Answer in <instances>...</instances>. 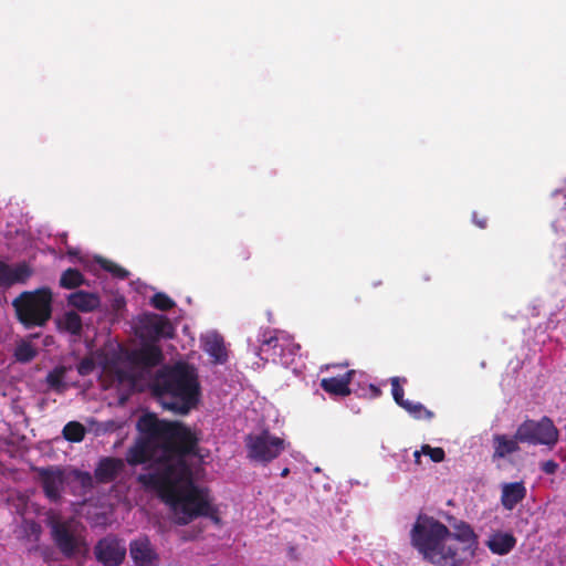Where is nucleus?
<instances>
[{
  "instance_id": "obj_1",
  "label": "nucleus",
  "mask_w": 566,
  "mask_h": 566,
  "mask_svg": "<svg viewBox=\"0 0 566 566\" xmlns=\"http://www.w3.org/2000/svg\"><path fill=\"white\" fill-rule=\"evenodd\" d=\"M136 429L139 437L126 453L129 465L153 462L156 469L140 473L137 482L156 491L186 525L199 516H212L208 491L195 483L189 457H198L199 438L179 421L159 419L153 412L139 417Z\"/></svg>"
},
{
  "instance_id": "obj_2",
  "label": "nucleus",
  "mask_w": 566,
  "mask_h": 566,
  "mask_svg": "<svg viewBox=\"0 0 566 566\" xmlns=\"http://www.w3.org/2000/svg\"><path fill=\"white\" fill-rule=\"evenodd\" d=\"M150 390L165 409L178 415L189 413L200 399L198 375L186 363L165 365L158 369L151 378Z\"/></svg>"
},
{
  "instance_id": "obj_3",
  "label": "nucleus",
  "mask_w": 566,
  "mask_h": 566,
  "mask_svg": "<svg viewBox=\"0 0 566 566\" xmlns=\"http://www.w3.org/2000/svg\"><path fill=\"white\" fill-rule=\"evenodd\" d=\"M12 307L23 327H44L52 317V291L48 286L23 291L12 301Z\"/></svg>"
},
{
  "instance_id": "obj_4",
  "label": "nucleus",
  "mask_w": 566,
  "mask_h": 566,
  "mask_svg": "<svg viewBox=\"0 0 566 566\" xmlns=\"http://www.w3.org/2000/svg\"><path fill=\"white\" fill-rule=\"evenodd\" d=\"M450 535V530L443 523L420 515L410 531V542L424 559L436 563L437 557L447 558L454 555L444 554V542Z\"/></svg>"
},
{
  "instance_id": "obj_5",
  "label": "nucleus",
  "mask_w": 566,
  "mask_h": 566,
  "mask_svg": "<svg viewBox=\"0 0 566 566\" xmlns=\"http://www.w3.org/2000/svg\"><path fill=\"white\" fill-rule=\"evenodd\" d=\"M48 526L54 544L66 558L87 551L85 537L78 533V523L74 518L61 520L52 515L48 518Z\"/></svg>"
},
{
  "instance_id": "obj_6",
  "label": "nucleus",
  "mask_w": 566,
  "mask_h": 566,
  "mask_svg": "<svg viewBox=\"0 0 566 566\" xmlns=\"http://www.w3.org/2000/svg\"><path fill=\"white\" fill-rule=\"evenodd\" d=\"M248 458L251 461L268 464L285 450V441L269 430L250 433L244 439Z\"/></svg>"
},
{
  "instance_id": "obj_7",
  "label": "nucleus",
  "mask_w": 566,
  "mask_h": 566,
  "mask_svg": "<svg viewBox=\"0 0 566 566\" xmlns=\"http://www.w3.org/2000/svg\"><path fill=\"white\" fill-rule=\"evenodd\" d=\"M558 438V429L553 420L546 416L542 417L538 421L527 419L516 429V439L522 443L543 444L553 448L557 443Z\"/></svg>"
},
{
  "instance_id": "obj_8",
  "label": "nucleus",
  "mask_w": 566,
  "mask_h": 566,
  "mask_svg": "<svg viewBox=\"0 0 566 566\" xmlns=\"http://www.w3.org/2000/svg\"><path fill=\"white\" fill-rule=\"evenodd\" d=\"M260 347L258 355L265 360H280L282 364L287 361L284 359L285 352L290 355H294L295 350L300 349V345L293 343L287 336L280 334L279 331L266 329L262 333L260 339Z\"/></svg>"
},
{
  "instance_id": "obj_9",
  "label": "nucleus",
  "mask_w": 566,
  "mask_h": 566,
  "mask_svg": "<svg viewBox=\"0 0 566 566\" xmlns=\"http://www.w3.org/2000/svg\"><path fill=\"white\" fill-rule=\"evenodd\" d=\"M137 335L142 340L155 344L163 338H174L175 327L166 316L147 313L139 317Z\"/></svg>"
},
{
  "instance_id": "obj_10",
  "label": "nucleus",
  "mask_w": 566,
  "mask_h": 566,
  "mask_svg": "<svg viewBox=\"0 0 566 566\" xmlns=\"http://www.w3.org/2000/svg\"><path fill=\"white\" fill-rule=\"evenodd\" d=\"M33 471L36 473V480L45 497L52 503L60 502L66 482L65 470L61 467L49 465L33 468Z\"/></svg>"
},
{
  "instance_id": "obj_11",
  "label": "nucleus",
  "mask_w": 566,
  "mask_h": 566,
  "mask_svg": "<svg viewBox=\"0 0 566 566\" xmlns=\"http://www.w3.org/2000/svg\"><path fill=\"white\" fill-rule=\"evenodd\" d=\"M95 559L103 566H119L126 557V546L115 535H107L94 546Z\"/></svg>"
},
{
  "instance_id": "obj_12",
  "label": "nucleus",
  "mask_w": 566,
  "mask_h": 566,
  "mask_svg": "<svg viewBox=\"0 0 566 566\" xmlns=\"http://www.w3.org/2000/svg\"><path fill=\"white\" fill-rule=\"evenodd\" d=\"M33 274L34 269L25 261L9 263L0 259V290L7 291L14 285H24Z\"/></svg>"
},
{
  "instance_id": "obj_13",
  "label": "nucleus",
  "mask_w": 566,
  "mask_h": 566,
  "mask_svg": "<svg viewBox=\"0 0 566 566\" xmlns=\"http://www.w3.org/2000/svg\"><path fill=\"white\" fill-rule=\"evenodd\" d=\"M129 555L135 566H158L159 555L146 536H140L129 543Z\"/></svg>"
},
{
  "instance_id": "obj_14",
  "label": "nucleus",
  "mask_w": 566,
  "mask_h": 566,
  "mask_svg": "<svg viewBox=\"0 0 566 566\" xmlns=\"http://www.w3.org/2000/svg\"><path fill=\"white\" fill-rule=\"evenodd\" d=\"M129 360L136 367L148 369L160 365L164 354L158 345L145 342L140 348L130 353Z\"/></svg>"
},
{
  "instance_id": "obj_15",
  "label": "nucleus",
  "mask_w": 566,
  "mask_h": 566,
  "mask_svg": "<svg viewBox=\"0 0 566 566\" xmlns=\"http://www.w3.org/2000/svg\"><path fill=\"white\" fill-rule=\"evenodd\" d=\"M355 370H347L344 375L337 377L323 378L321 387L324 391L333 396L346 397L350 395L349 384Z\"/></svg>"
},
{
  "instance_id": "obj_16",
  "label": "nucleus",
  "mask_w": 566,
  "mask_h": 566,
  "mask_svg": "<svg viewBox=\"0 0 566 566\" xmlns=\"http://www.w3.org/2000/svg\"><path fill=\"white\" fill-rule=\"evenodd\" d=\"M124 469V462L118 458H103L97 463L94 475L99 483H109L114 481Z\"/></svg>"
},
{
  "instance_id": "obj_17",
  "label": "nucleus",
  "mask_w": 566,
  "mask_h": 566,
  "mask_svg": "<svg viewBox=\"0 0 566 566\" xmlns=\"http://www.w3.org/2000/svg\"><path fill=\"white\" fill-rule=\"evenodd\" d=\"M526 488L523 481L504 483L502 485L501 504L505 510H513L526 496Z\"/></svg>"
},
{
  "instance_id": "obj_18",
  "label": "nucleus",
  "mask_w": 566,
  "mask_h": 566,
  "mask_svg": "<svg viewBox=\"0 0 566 566\" xmlns=\"http://www.w3.org/2000/svg\"><path fill=\"white\" fill-rule=\"evenodd\" d=\"M67 304L81 312L90 313L99 307L101 298L95 293L76 291L67 296Z\"/></svg>"
},
{
  "instance_id": "obj_19",
  "label": "nucleus",
  "mask_w": 566,
  "mask_h": 566,
  "mask_svg": "<svg viewBox=\"0 0 566 566\" xmlns=\"http://www.w3.org/2000/svg\"><path fill=\"white\" fill-rule=\"evenodd\" d=\"M518 439H516V433L513 437H507L506 434H495L493 436V459H503L509 454L515 453L520 450Z\"/></svg>"
},
{
  "instance_id": "obj_20",
  "label": "nucleus",
  "mask_w": 566,
  "mask_h": 566,
  "mask_svg": "<svg viewBox=\"0 0 566 566\" xmlns=\"http://www.w3.org/2000/svg\"><path fill=\"white\" fill-rule=\"evenodd\" d=\"M493 554L506 555L516 545V538L511 533H495L486 543Z\"/></svg>"
},
{
  "instance_id": "obj_21",
  "label": "nucleus",
  "mask_w": 566,
  "mask_h": 566,
  "mask_svg": "<svg viewBox=\"0 0 566 566\" xmlns=\"http://www.w3.org/2000/svg\"><path fill=\"white\" fill-rule=\"evenodd\" d=\"M454 530L450 537L467 544L469 548H475L478 546V536L468 523L460 522L455 525Z\"/></svg>"
},
{
  "instance_id": "obj_22",
  "label": "nucleus",
  "mask_w": 566,
  "mask_h": 566,
  "mask_svg": "<svg viewBox=\"0 0 566 566\" xmlns=\"http://www.w3.org/2000/svg\"><path fill=\"white\" fill-rule=\"evenodd\" d=\"M59 326L61 329H64L75 336L81 335L83 329L82 318L74 311L66 312L63 315V318L59 322Z\"/></svg>"
},
{
  "instance_id": "obj_23",
  "label": "nucleus",
  "mask_w": 566,
  "mask_h": 566,
  "mask_svg": "<svg viewBox=\"0 0 566 566\" xmlns=\"http://www.w3.org/2000/svg\"><path fill=\"white\" fill-rule=\"evenodd\" d=\"M85 283L84 275L73 268H69L61 274L60 286L66 290L76 289Z\"/></svg>"
},
{
  "instance_id": "obj_24",
  "label": "nucleus",
  "mask_w": 566,
  "mask_h": 566,
  "mask_svg": "<svg viewBox=\"0 0 566 566\" xmlns=\"http://www.w3.org/2000/svg\"><path fill=\"white\" fill-rule=\"evenodd\" d=\"M38 355V349L29 340L22 339L15 346L13 356L18 363L28 364Z\"/></svg>"
},
{
  "instance_id": "obj_25",
  "label": "nucleus",
  "mask_w": 566,
  "mask_h": 566,
  "mask_svg": "<svg viewBox=\"0 0 566 566\" xmlns=\"http://www.w3.org/2000/svg\"><path fill=\"white\" fill-rule=\"evenodd\" d=\"M66 371L67 368L65 366H57L49 371L45 378L48 386L59 394L63 392L66 389V385L64 384Z\"/></svg>"
},
{
  "instance_id": "obj_26",
  "label": "nucleus",
  "mask_w": 566,
  "mask_h": 566,
  "mask_svg": "<svg viewBox=\"0 0 566 566\" xmlns=\"http://www.w3.org/2000/svg\"><path fill=\"white\" fill-rule=\"evenodd\" d=\"M203 349L218 363H223L227 359V353L223 345V340L217 336L208 338L205 342Z\"/></svg>"
},
{
  "instance_id": "obj_27",
  "label": "nucleus",
  "mask_w": 566,
  "mask_h": 566,
  "mask_svg": "<svg viewBox=\"0 0 566 566\" xmlns=\"http://www.w3.org/2000/svg\"><path fill=\"white\" fill-rule=\"evenodd\" d=\"M85 427L77 421H70L63 428V437L71 442H81L85 437Z\"/></svg>"
},
{
  "instance_id": "obj_28",
  "label": "nucleus",
  "mask_w": 566,
  "mask_h": 566,
  "mask_svg": "<svg viewBox=\"0 0 566 566\" xmlns=\"http://www.w3.org/2000/svg\"><path fill=\"white\" fill-rule=\"evenodd\" d=\"M402 408L416 419L431 420L434 416L432 411L428 410L420 402H411L408 400L405 405H402Z\"/></svg>"
},
{
  "instance_id": "obj_29",
  "label": "nucleus",
  "mask_w": 566,
  "mask_h": 566,
  "mask_svg": "<svg viewBox=\"0 0 566 566\" xmlns=\"http://www.w3.org/2000/svg\"><path fill=\"white\" fill-rule=\"evenodd\" d=\"M97 263L103 270L109 272L113 276L117 279L124 280L129 275V272L126 269L122 268L120 265L111 260L98 258Z\"/></svg>"
},
{
  "instance_id": "obj_30",
  "label": "nucleus",
  "mask_w": 566,
  "mask_h": 566,
  "mask_svg": "<svg viewBox=\"0 0 566 566\" xmlns=\"http://www.w3.org/2000/svg\"><path fill=\"white\" fill-rule=\"evenodd\" d=\"M21 527L24 537L34 543L39 542L42 534V527L39 523L33 520H24Z\"/></svg>"
},
{
  "instance_id": "obj_31",
  "label": "nucleus",
  "mask_w": 566,
  "mask_h": 566,
  "mask_svg": "<svg viewBox=\"0 0 566 566\" xmlns=\"http://www.w3.org/2000/svg\"><path fill=\"white\" fill-rule=\"evenodd\" d=\"M150 304L163 312L169 311L176 305L174 300L163 292L155 293L150 298Z\"/></svg>"
},
{
  "instance_id": "obj_32",
  "label": "nucleus",
  "mask_w": 566,
  "mask_h": 566,
  "mask_svg": "<svg viewBox=\"0 0 566 566\" xmlns=\"http://www.w3.org/2000/svg\"><path fill=\"white\" fill-rule=\"evenodd\" d=\"M73 481L77 482L84 492L91 491L94 486L93 476L90 472L74 469L71 471Z\"/></svg>"
},
{
  "instance_id": "obj_33",
  "label": "nucleus",
  "mask_w": 566,
  "mask_h": 566,
  "mask_svg": "<svg viewBox=\"0 0 566 566\" xmlns=\"http://www.w3.org/2000/svg\"><path fill=\"white\" fill-rule=\"evenodd\" d=\"M421 452H423L424 455L430 457L432 462L439 463L442 462L446 458V452L440 447H431L429 444H423L421 447Z\"/></svg>"
},
{
  "instance_id": "obj_34",
  "label": "nucleus",
  "mask_w": 566,
  "mask_h": 566,
  "mask_svg": "<svg viewBox=\"0 0 566 566\" xmlns=\"http://www.w3.org/2000/svg\"><path fill=\"white\" fill-rule=\"evenodd\" d=\"M391 392L398 406L402 407L408 401L403 399V388L400 386L398 377L391 378Z\"/></svg>"
},
{
  "instance_id": "obj_35",
  "label": "nucleus",
  "mask_w": 566,
  "mask_h": 566,
  "mask_svg": "<svg viewBox=\"0 0 566 566\" xmlns=\"http://www.w3.org/2000/svg\"><path fill=\"white\" fill-rule=\"evenodd\" d=\"M95 368V364L93 361V359L91 358H83L76 369H77V373L81 375V376H87L90 375Z\"/></svg>"
},
{
  "instance_id": "obj_36",
  "label": "nucleus",
  "mask_w": 566,
  "mask_h": 566,
  "mask_svg": "<svg viewBox=\"0 0 566 566\" xmlns=\"http://www.w3.org/2000/svg\"><path fill=\"white\" fill-rule=\"evenodd\" d=\"M558 468H559L558 463L554 460H547V461H544L541 463V469L546 474H555L557 472Z\"/></svg>"
},
{
  "instance_id": "obj_37",
  "label": "nucleus",
  "mask_w": 566,
  "mask_h": 566,
  "mask_svg": "<svg viewBox=\"0 0 566 566\" xmlns=\"http://www.w3.org/2000/svg\"><path fill=\"white\" fill-rule=\"evenodd\" d=\"M472 220L480 229L486 228L488 219L485 217H480L478 212H473Z\"/></svg>"
},
{
  "instance_id": "obj_38",
  "label": "nucleus",
  "mask_w": 566,
  "mask_h": 566,
  "mask_svg": "<svg viewBox=\"0 0 566 566\" xmlns=\"http://www.w3.org/2000/svg\"><path fill=\"white\" fill-rule=\"evenodd\" d=\"M369 391H370L371 397H374V398H377L381 395V390L373 384L369 385Z\"/></svg>"
},
{
  "instance_id": "obj_39",
  "label": "nucleus",
  "mask_w": 566,
  "mask_h": 566,
  "mask_svg": "<svg viewBox=\"0 0 566 566\" xmlns=\"http://www.w3.org/2000/svg\"><path fill=\"white\" fill-rule=\"evenodd\" d=\"M422 454H423V452H421V449L420 450H416L413 452L415 463H417V464L421 463V455Z\"/></svg>"
},
{
  "instance_id": "obj_40",
  "label": "nucleus",
  "mask_w": 566,
  "mask_h": 566,
  "mask_svg": "<svg viewBox=\"0 0 566 566\" xmlns=\"http://www.w3.org/2000/svg\"><path fill=\"white\" fill-rule=\"evenodd\" d=\"M240 256H241L242 260H249L250 259V252L243 249L241 251V253H240Z\"/></svg>"
},
{
  "instance_id": "obj_41",
  "label": "nucleus",
  "mask_w": 566,
  "mask_h": 566,
  "mask_svg": "<svg viewBox=\"0 0 566 566\" xmlns=\"http://www.w3.org/2000/svg\"><path fill=\"white\" fill-rule=\"evenodd\" d=\"M289 473H290V469H289V468H284V469L282 470V472H281V476L285 478V476H287V475H289Z\"/></svg>"
},
{
  "instance_id": "obj_42",
  "label": "nucleus",
  "mask_w": 566,
  "mask_h": 566,
  "mask_svg": "<svg viewBox=\"0 0 566 566\" xmlns=\"http://www.w3.org/2000/svg\"><path fill=\"white\" fill-rule=\"evenodd\" d=\"M67 253H69V255L75 256V255H77L78 252L74 251V250H69Z\"/></svg>"
}]
</instances>
